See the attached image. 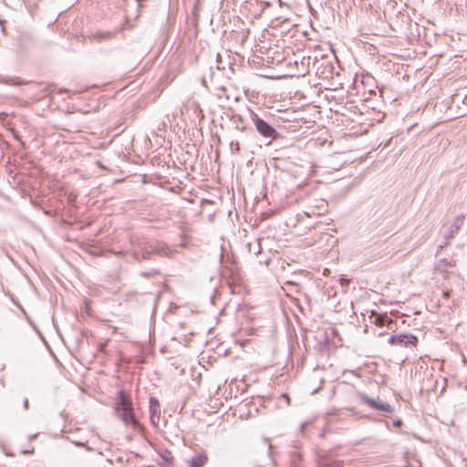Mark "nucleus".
<instances>
[{
    "label": "nucleus",
    "instance_id": "obj_1",
    "mask_svg": "<svg viewBox=\"0 0 467 467\" xmlns=\"http://www.w3.org/2000/svg\"><path fill=\"white\" fill-rule=\"evenodd\" d=\"M114 413L126 426L137 428L139 421L136 419L134 407L130 397L124 391L119 390L114 402Z\"/></svg>",
    "mask_w": 467,
    "mask_h": 467
},
{
    "label": "nucleus",
    "instance_id": "obj_2",
    "mask_svg": "<svg viewBox=\"0 0 467 467\" xmlns=\"http://www.w3.org/2000/svg\"><path fill=\"white\" fill-rule=\"evenodd\" d=\"M175 250L171 249L165 244L158 241L139 244L133 250L134 256L137 260L150 259V254H156L163 256H172Z\"/></svg>",
    "mask_w": 467,
    "mask_h": 467
},
{
    "label": "nucleus",
    "instance_id": "obj_3",
    "mask_svg": "<svg viewBox=\"0 0 467 467\" xmlns=\"http://www.w3.org/2000/svg\"><path fill=\"white\" fill-rule=\"evenodd\" d=\"M251 120L254 125L257 132L264 138L275 140L279 137V132L271 124L259 117L256 113H251Z\"/></svg>",
    "mask_w": 467,
    "mask_h": 467
},
{
    "label": "nucleus",
    "instance_id": "obj_4",
    "mask_svg": "<svg viewBox=\"0 0 467 467\" xmlns=\"http://www.w3.org/2000/svg\"><path fill=\"white\" fill-rule=\"evenodd\" d=\"M389 344L392 346H400L407 348H412L416 347L418 338L416 336L411 334H400L390 337L388 339Z\"/></svg>",
    "mask_w": 467,
    "mask_h": 467
},
{
    "label": "nucleus",
    "instance_id": "obj_5",
    "mask_svg": "<svg viewBox=\"0 0 467 467\" xmlns=\"http://www.w3.org/2000/svg\"><path fill=\"white\" fill-rule=\"evenodd\" d=\"M149 410L150 422L157 427L161 419V404L158 399L154 397L150 399Z\"/></svg>",
    "mask_w": 467,
    "mask_h": 467
},
{
    "label": "nucleus",
    "instance_id": "obj_6",
    "mask_svg": "<svg viewBox=\"0 0 467 467\" xmlns=\"http://www.w3.org/2000/svg\"><path fill=\"white\" fill-rule=\"evenodd\" d=\"M317 204L315 206L308 207L307 210L303 212V214L307 217L320 216L327 213V202L325 200H318Z\"/></svg>",
    "mask_w": 467,
    "mask_h": 467
},
{
    "label": "nucleus",
    "instance_id": "obj_7",
    "mask_svg": "<svg viewBox=\"0 0 467 467\" xmlns=\"http://www.w3.org/2000/svg\"><path fill=\"white\" fill-rule=\"evenodd\" d=\"M463 215H459L455 218L454 222L451 224L448 233L445 234L446 239L452 238L458 233L463 223Z\"/></svg>",
    "mask_w": 467,
    "mask_h": 467
},
{
    "label": "nucleus",
    "instance_id": "obj_8",
    "mask_svg": "<svg viewBox=\"0 0 467 467\" xmlns=\"http://www.w3.org/2000/svg\"><path fill=\"white\" fill-rule=\"evenodd\" d=\"M119 31H99L89 36L94 41L102 42L113 38Z\"/></svg>",
    "mask_w": 467,
    "mask_h": 467
},
{
    "label": "nucleus",
    "instance_id": "obj_9",
    "mask_svg": "<svg viewBox=\"0 0 467 467\" xmlns=\"http://www.w3.org/2000/svg\"><path fill=\"white\" fill-rule=\"evenodd\" d=\"M357 396H358V398L359 399L360 401H362L363 403L370 406L371 408H373V409H375L377 410H379V409L385 403V402H382L380 400H373L371 398H368L366 394L361 393V392H358Z\"/></svg>",
    "mask_w": 467,
    "mask_h": 467
},
{
    "label": "nucleus",
    "instance_id": "obj_10",
    "mask_svg": "<svg viewBox=\"0 0 467 467\" xmlns=\"http://www.w3.org/2000/svg\"><path fill=\"white\" fill-rule=\"evenodd\" d=\"M207 461L208 457L205 452L198 453L192 458L190 467H203Z\"/></svg>",
    "mask_w": 467,
    "mask_h": 467
},
{
    "label": "nucleus",
    "instance_id": "obj_11",
    "mask_svg": "<svg viewBox=\"0 0 467 467\" xmlns=\"http://www.w3.org/2000/svg\"><path fill=\"white\" fill-rule=\"evenodd\" d=\"M317 467H343V462L321 460L318 462Z\"/></svg>",
    "mask_w": 467,
    "mask_h": 467
},
{
    "label": "nucleus",
    "instance_id": "obj_12",
    "mask_svg": "<svg viewBox=\"0 0 467 467\" xmlns=\"http://www.w3.org/2000/svg\"><path fill=\"white\" fill-rule=\"evenodd\" d=\"M389 317L387 316H377L375 319V324L377 326H384L387 322H389Z\"/></svg>",
    "mask_w": 467,
    "mask_h": 467
},
{
    "label": "nucleus",
    "instance_id": "obj_13",
    "mask_svg": "<svg viewBox=\"0 0 467 467\" xmlns=\"http://www.w3.org/2000/svg\"><path fill=\"white\" fill-rule=\"evenodd\" d=\"M230 149L232 153H239L240 151V144L238 140H232L230 142Z\"/></svg>",
    "mask_w": 467,
    "mask_h": 467
},
{
    "label": "nucleus",
    "instance_id": "obj_14",
    "mask_svg": "<svg viewBox=\"0 0 467 467\" xmlns=\"http://www.w3.org/2000/svg\"><path fill=\"white\" fill-rule=\"evenodd\" d=\"M161 458L169 464L173 463V456L170 451H165L164 454L161 455Z\"/></svg>",
    "mask_w": 467,
    "mask_h": 467
},
{
    "label": "nucleus",
    "instance_id": "obj_15",
    "mask_svg": "<svg viewBox=\"0 0 467 467\" xmlns=\"http://www.w3.org/2000/svg\"><path fill=\"white\" fill-rule=\"evenodd\" d=\"M449 265H451V262L450 261H448L447 259H441V260H440L438 262L437 268L438 269H441V268L447 267Z\"/></svg>",
    "mask_w": 467,
    "mask_h": 467
},
{
    "label": "nucleus",
    "instance_id": "obj_16",
    "mask_svg": "<svg viewBox=\"0 0 467 467\" xmlns=\"http://www.w3.org/2000/svg\"><path fill=\"white\" fill-rule=\"evenodd\" d=\"M379 410L384 411L386 413H392L394 411L393 408L389 403H384Z\"/></svg>",
    "mask_w": 467,
    "mask_h": 467
},
{
    "label": "nucleus",
    "instance_id": "obj_17",
    "mask_svg": "<svg viewBox=\"0 0 467 467\" xmlns=\"http://www.w3.org/2000/svg\"><path fill=\"white\" fill-rule=\"evenodd\" d=\"M339 284L341 286H346V285H348L349 283H350V280L349 279H347V278H340L338 280Z\"/></svg>",
    "mask_w": 467,
    "mask_h": 467
},
{
    "label": "nucleus",
    "instance_id": "obj_18",
    "mask_svg": "<svg viewBox=\"0 0 467 467\" xmlns=\"http://www.w3.org/2000/svg\"><path fill=\"white\" fill-rule=\"evenodd\" d=\"M402 424H403V422H402V420H400V419H398V420H394V421H393V426H394V427H398V428H399V427H401V426H402Z\"/></svg>",
    "mask_w": 467,
    "mask_h": 467
},
{
    "label": "nucleus",
    "instance_id": "obj_19",
    "mask_svg": "<svg viewBox=\"0 0 467 467\" xmlns=\"http://www.w3.org/2000/svg\"><path fill=\"white\" fill-rule=\"evenodd\" d=\"M307 425H308V422H305L301 425L300 431L302 434H304V431H305L306 428L307 427Z\"/></svg>",
    "mask_w": 467,
    "mask_h": 467
},
{
    "label": "nucleus",
    "instance_id": "obj_20",
    "mask_svg": "<svg viewBox=\"0 0 467 467\" xmlns=\"http://www.w3.org/2000/svg\"><path fill=\"white\" fill-rule=\"evenodd\" d=\"M155 274H157V271H153V272H150V273L143 272V273H141V275H143V276H150V275H153Z\"/></svg>",
    "mask_w": 467,
    "mask_h": 467
},
{
    "label": "nucleus",
    "instance_id": "obj_21",
    "mask_svg": "<svg viewBox=\"0 0 467 467\" xmlns=\"http://www.w3.org/2000/svg\"><path fill=\"white\" fill-rule=\"evenodd\" d=\"M4 82H5V83H7V84H12V85H16V84H17V83H16V82H15L13 79L5 80Z\"/></svg>",
    "mask_w": 467,
    "mask_h": 467
},
{
    "label": "nucleus",
    "instance_id": "obj_22",
    "mask_svg": "<svg viewBox=\"0 0 467 467\" xmlns=\"http://www.w3.org/2000/svg\"><path fill=\"white\" fill-rule=\"evenodd\" d=\"M24 407H25L26 410L28 409V400L27 399H26L25 401H24Z\"/></svg>",
    "mask_w": 467,
    "mask_h": 467
},
{
    "label": "nucleus",
    "instance_id": "obj_23",
    "mask_svg": "<svg viewBox=\"0 0 467 467\" xmlns=\"http://www.w3.org/2000/svg\"><path fill=\"white\" fill-rule=\"evenodd\" d=\"M445 245H447V243H445V244H442V245H440V246L438 247V253H440V252L444 248V246H445Z\"/></svg>",
    "mask_w": 467,
    "mask_h": 467
}]
</instances>
